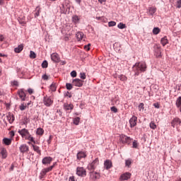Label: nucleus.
I'll return each instance as SVG.
<instances>
[{
  "label": "nucleus",
  "mask_w": 181,
  "mask_h": 181,
  "mask_svg": "<svg viewBox=\"0 0 181 181\" xmlns=\"http://www.w3.org/2000/svg\"><path fill=\"white\" fill-rule=\"evenodd\" d=\"M133 71L135 76H139V73L146 71V64L145 62H138L133 66Z\"/></svg>",
  "instance_id": "f257e3e1"
},
{
  "label": "nucleus",
  "mask_w": 181,
  "mask_h": 181,
  "mask_svg": "<svg viewBox=\"0 0 181 181\" xmlns=\"http://www.w3.org/2000/svg\"><path fill=\"white\" fill-rule=\"evenodd\" d=\"M100 165V160L98 158H95L92 163H89L88 165V170H95L97 169V166Z\"/></svg>",
  "instance_id": "f03ea898"
},
{
  "label": "nucleus",
  "mask_w": 181,
  "mask_h": 181,
  "mask_svg": "<svg viewBox=\"0 0 181 181\" xmlns=\"http://www.w3.org/2000/svg\"><path fill=\"white\" fill-rule=\"evenodd\" d=\"M119 140L122 144H127V145H129V144H132V139H131V137L124 134L120 135Z\"/></svg>",
  "instance_id": "7ed1b4c3"
},
{
  "label": "nucleus",
  "mask_w": 181,
  "mask_h": 181,
  "mask_svg": "<svg viewBox=\"0 0 181 181\" xmlns=\"http://www.w3.org/2000/svg\"><path fill=\"white\" fill-rule=\"evenodd\" d=\"M52 170H53V167H48L46 168H43L40 173V179H43V177L46 176L47 173H49V172H52Z\"/></svg>",
  "instance_id": "20e7f679"
},
{
  "label": "nucleus",
  "mask_w": 181,
  "mask_h": 181,
  "mask_svg": "<svg viewBox=\"0 0 181 181\" xmlns=\"http://www.w3.org/2000/svg\"><path fill=\"white\" fill-rule=\"evenodd\" d=\"M43 103L44 105H45L46 107H50L51 105H53V100L49 96L44 97Z\"/></svg>",
  "instance_id": "39448f33"
},
{
  "label": "nucleus",
  "mask_w": 181,
  "mask_h": 181,
  "mask_svg": "<svg viewBox=\"0 0 181 181\" xmlns=\"http://www.w3.org/2000/svg\"><path fill=\"white\" fill-rule=\"evenodd\" d=\"M154 54L156 57H162V51L160 50V45H154Z\"/></svg>",
  "instance_id": "423d86ee"
},
{
  "label": "nucleus",
  "mask_w": 181,
  "mask_h": 181,
  "mask_svg": "<svg viewBox=\"0 0 181 181\" xmlns=\"http://www.w3.org/2000/svg\"><path fill=\"white\" fill-rule=\"evenodd\" d=\"M18 134H20L22 138H24L25 139H26L30 135V133H29V130L26 129L18 130Z\"/></svg>",
  "instance_id": "0eeeda50"
},
{
  "label": "nucleus",
  "mask_w": 181,
  "mask_h": 181,
  "mask_svg": "<svg viewBox=\"0 0 181 181\" xmlns=\"http://www.w3.org/2000/svg\"><path fill=\"white\" fill-rule=\"evenodd\" d=\"M76 175H78V176H81V177L87 176L86 169H84V168L83 167H78L76 168Z\"/></svg>",
  "instance_id": "6e6552de"
},
{
  "label": "nucleus",
  "mask_w": 181,
  "mask_h": 181,
  "mask_svg": "<svg viewBox=\"0 0 181 181\" xmlns=\"http://www.w3.org/2000/svg\"><path fill=\"white\" fill-rule=\"evenodd\" d=\"M84 84V81L78 78H75L72 81V85L75 86V87H83Z\"/></svg>",
  "instance_id": "1a4fd4ad"
},
{
  "label": "nucleus",
  "mask_w": 181,
  "mask_h": 181,
  "mask_svg": "<svg viewBox=\"0 0 181 181\" xmlns=\"http://www.w3.org/2000/svg\"><path fill=\"white\" fill-rule=\"evenodd\" d=\"M52 161H53V158L50 156H47V157H45L42 160V163L45 166H48V165H50V163H52Z\"/></svg>",
  "instance_id": "9d476101"
},
{
  "label": "nucleus",
  "mask_w": 181,
  "mask_h": 181,
  "mask_svg": "<svg viewBox=\"0 0 181 181\" xmlns=\"http://www.w3.org/2000/svg\"><path fill=\"white\" fill-rule=\"evenodd\" d=\"M18 95L22 101H26V93L23 89H19L17 92Z\"/></svg>",
  "instance_id": "9b49d317"
},
{
  "label": "nucleus",
  "mask_w": 181,
  "mask_h": 181,
  "mask_svg": "<svg viewBox=\"0 0 181 181\" xmlns=\"http://www.w3.org/2000/svg\"><path fill=\"white\" fill-rule=\"evenodd\" d=\"M19 151L21 153H28L29 152V146L21 144L19 147Z\"/></svg>",
  "instance_id": "f8f14e48"
},
{
  "label": "nucleus",
  "mask_w": 181,
  "mask_h": 181,
  "mask_svg": "<svg viewBox=\"0 0 181 181\" xmlns=\"http://www.w3.org/2000/svg\"><path fill=\"white\" fill-rule=\"evenodd\" d=\"M138 121V117L136 116H132L129 119L130 127L134 128V127L136 126V122Z\"/></svg>",
  "instance_id": "ddd939ff"
},
{
  "label": "nucleus",
  "mask_w": 181,
  "mask_h": 181,
  "mask_svg": "<svg viewBox=\"0 0 181 181\" xmlns=\"http://www.w3.org/2000/svg\"><path fill=\"white\" fill-rule=\"evenodd\" d=\"M180 124L181 120L179 117L174 118L171 122V125L173 128H175V127H177V125H180Z\"/></svg>",
  "instance_id": "4468645a"
},
{
  "label": "nucleus",
  "mask_w": 181,
  "mask_h": 181,
  "mask_svg": "<svg viewBox=\"0 0 181 181\" xmlns=\"http://www.w3.org/2000/svg\"><path fill=\"white\" fill-rule=\"evenodd\" d=\"M51 59L55 63H59V62H60V57L59 56V54L53 53L51 54Z\"/></svg>",
  "instance_id": "2eb2a0df"
},
{
  "label": "nucleus",
  "mask_w": 181,
  "mask_h": 181,
  "mask_svg": "<svg viewBox=\"0 0 181 181\" xmlns=\"http://www.w3.org/2000/svg\"><path fill=\"white\" fill-rule=\"evenodd\" d=\"M73 108H74V105L71 103H65L64 104V110H65V111H70L73 110Z\"/></svg>",
  "instance_id": "dca6fc26"
},
{
  "label": "nucleus",
  "mask_w": 181,
  "mask_h": 181,
  "mask_svg": "<svg viewBox=\"0 0 181 181\" xmlns=\"http://www.w3.org/2000/svg\"><path fill=\"white\" fill-rule=\"evenodd\" d=\"M104 166L105 169H107V170H108V169H111V168L112 167V162L110 160H106L104 162Z\"/></svg>",
  "instance_id": "f3484780"
},
{
  "label": "nucleus",
  "mask_w": 181,
  "mask_h": 181,
  "mask_svg": "<svg viewBox=\"0 0 181 181\" xmlns=\"http://www.w3.org/2000/svg\"><path fill=\"white\" fill-rule=\"evenodd\" d=\"M121 180H128V179H131V173H125L122 174L120 177Z\"/></svg>",
  "instance_id": "a211bd4d"
},
{
  "label": "nucleus",
  "mask_w": 181,
  "mask_h": 181,
  "mask_svg": "<svg viewBox=\"0 0 181 181\" xmlns=\"http://www.w3.org/2000/svg\"><path fill=\"white\" fill-rule=\"evenodd\" d=\"M0 153L1 155L2 159H6V158H8V151H6V148H1Z\"/></svg>",
  "instance_id": "6ab92c4d"
},
{
  "label": "nucleus",
  "mask_w": 181,
  "mask_h": 181,
  "mask_svg": "<svg viewBox=\"0 0 181 181\" xmlns=\"http://www.w3.org/2000/svg\"><path fill=\"white\" fill-rule=\"evenodd\" d=\"M90 177L93 180H95V179H100V173L97 172H90Z\"/></svg>",
  "instance_id": "aec40b11"
},
{
  "label": "nucleus",
  "mask_w": 181,
  "mask_h": 181,
  "mask_svg": "<svg viewBox=\"0 0 181 181\" xmlns=\"http://www.w3.org/2000/svg\"><path fill=\"white\" fill-rule=\"evenodd\" d=\"M77 40L80 42V40H83L84 39V33L82 32H78L76 35Z\"/></svg>",
  "instance_id": "412c9836"
},
{
  "label": "nucleus",
  "mask_w": 181,
  "mask_h": 181,
  "mask_svg": "<svg viewBox=\"0 0 181 181\" xmlns=\"http://www.w3.org/2000/svg\"><path fill=\"white\" fill-rule=\"evenodd\" d=\"M7 119L10 124H12L15 121V116L13 115H11V113H8Z\"/></svg>",
  "instance_id": "4be33fe9"
},
{
  "label": "nucleus",
  "mask_w": 181,
  "mask_h": 181,
  "mask_svg": "<svg viewBox=\"0 0 181 181\" xmlns=\"http://www.w3.org/2000/svg\"><path fill=\"white\" fill-rule=\"evenodd\" d=\"M33 146V151H35V152H37L38 153V155H42V151H40V148L38 146H36L35 144H31Z\"/></svg>",
  "instance_id": "5701e85b"
},
{
  "label": "nucleus",
  "mask_w": 181,
  "mask_h": 181,
  "mask_svg": "<svg viewBox=\"0 0 181 181\" xmlns=\"http://www.w3.org/2000/svg\"><path fill=\"white\" fill-rule=\"evenodd\" d=\"M86 153L83 151H80L77 153V159L78 160H81V159H83V158H86Z\"/></svg>",
  "instance_id": "b1692460"
},
{
  "label": "nucleus",
  "mask_w": 181,
  "mask_h": 181,
  "mask_svg": "<svg viewBox=\"0 0 181 181\" xmlns=\"http://www.w3.org/2000/svg\"><path fill=\"white\" fill-rule=\"evenodd\" d=\"M160 43L163 46H166V45L169 43V40H168V37L165 36L164 37L161 38Z\"/></svg>",
  "instance_id": "393cba45"
},
{
  "label": "nucleus",
  "mask_w": 181,
  "mask_h": 181,
  "mask_svg": "<svg viewBox=\"0 0 181 181\" xmlns=\"http://www.w3.org/2000/svg\"><path fill=\"white\" fill-rule=\"evenodd\" d=\"M23 50V45H20L14 49L16 53H21Z\"/></svg>",
  "instance_id": "a878e982"
},
{
  "label": "nucleus",
  "mask_w": 181,
  "mask_h": 181,
  "mask_svg": "<svg viewBox=\"0 0 181 181\" xmlns=\"http://www.w3.org/2000/svg\"><path fill=\"white\" fill-rule=\"evenodd\" d=\"M175 104H176V106L177 107V108H179V110L181 112V96L177 98Z\"/></svg>",
  "instance_id": "bb28decb"
},
{
  "label": "nucleus",
  "mask_w": 181,
  "mask_h": 181,
  "mask_svg": "<svg viewBox=\"0 0 181 181\" xmlns=\"http://www.w3.org/2000/svg\"><path fill=\"white\" fill-rule=\"evenodd\" d=\"M3 142L4 144L9 146V145H11V144H12V139H8V138H4L3 139Z\"/></svg>",
  "instance_id": "cd10ccee"
},
{
  "label": "nucleus",
  "mask_w": 181,
  "mask_h": 181,
  "mask_svg": "<svg viewBox=\"0 0 181 181\" xmlns=\"http://www.w3.org/2000/svg\"><path fill=\"white\" fill-rule=\"evenodd\" d=\"M156 12V7H149L148 13L149 15H153Z\"/></svg>",
  "instance_id": "c85d7f7f"
},
{
  "label": "nucleus",
  "mask_w": 181,
  "mask_h": 181,
  "mask_svg": "<svg viewBox=\"0 0 181 181\" xmlns=\"http://www.w3.org/2000/svg\"><path fill=\"white\" fill-rule=\"evenodd\" d=\"M72 21L74 23H78V22H80V18H78V16H74L72 17Z\"/></svg>",
  "instance_id": "c756f323"
},
{
  "label": "nucleus",
  "mask_w": 181,
  "mask_h": 181,
  "mask_svg": "<svg viewBox=\"0 0 181 181\" xmlns=\"http://www.w3.org/2000/svg\"><path fill=\"white\" fill-rule=\"evenodd\" d=\"M149 127L151 129H156L157 128L154 121H151L149 124Z\"/></svg>",
  "instance_id": "7c9ffc66"
},
{
  "label": "nucleus",
  "mask_w": 181,
  "mask_h": 181,
  "mask_svg": "<svg viewBox=\"0 0 181 181\" xmlns=\"http://www.w3.org/2000/svg\"><path fill=\"white\" fill-rule=\"evenodd\" d=\"M153 35H159L160 33V29L159 28H154L153 29Z\"/></svg>",
  "instance_id": "2f4dec72"
},
{
  "label": "nucleus",
  "mask_w": 181,
  "mask_h": 181,
  "mask_svg": "<svg viewBox=\"0 0 181 181\" xmlns=\"http://www.w3.org/2000/svg\"><path fill=\"white\" fill-rule=\"evenodd\" d=\"M98 21H101L102 22H104L105 23H107L108 22V19L105 17H97Z\"/></svg>",
  "instance_id": "473e14b6"
},
{
  "label": "nucleus",
  "mask_w": 181,
  "mask_h": 181,
  "mask_svg": "<svg viewBox=\"0 0 181 181\" xmlns=\"http://www.w3.org/2000/svg\"><path fill=\"white\" fill-rule=\"evenodd\" d=\"M25 139L27 141H30L33 144H36V141H35V139L33 137H32V135H30V134Z\"/></svg>",
  "instance_id": "72a5a7b5"
},
{
  "label": "nucleus",
  "mask_w": 181,
  "mask_h": 181,
  "mask_svg": "<svg viewBox=\"0 0 181 181\" xmlns=\"http://www.w3.org/2000/svg\"><path fill=\"white\" fill-rule=\"evenodd\" d=\"M45 132V130H43V129L42 128H39L37 129V135H43Z\"/></svg>",
  "instance_id": "f704fd0d"
},
{
  "label": "nucleus",
  "mask_w": 181,
  "mask_h": 181,
  "mask_svg": "<svg viewBox=\"0 0 181 181\" xmlns=\"http://www.w3.org/2000/svg\"><path fill=\"white\" fill-rule=\"evenodd\" d=\"M74 124L75 125H78V124H80V117H75L74 119Z\"/></svg>",
  "instance_id": "c9c22d12"
},
{
  "label": "nucleus",
  "mask_w": 181,
  "mask_h": 181,
  "mask_svg": "<svg viewBox=\"0 0 181 181\" xmlns=\"http://www.w3.org/2000/svg\"><path fill=\"white\" fill-rule=\"evenodd\" d=\"M132 163V160L131 159H128L125 160V165L127 166L128 168L131 166Z\"/></svg>",
  "instance_id": "e433bc0d"
},
{
  "label": "nucleus",
  "mask_w": 181,
  "mask_h": 181,
  "mask_svg": "<svg viewBox=\"0 0 181 181\" xmlns=\"http://www.w3.org/2000/svg\"><path fill=\"white\" fill-rule=\"evenodd\" d=\"M117 28H119V29H125L127 28V25H125V24L122 23H119L117 25Z\"/></svg>",
  "instance_id": "4c0bfd02"
},
{
  "label": "nucleus",
  "mask_w": 181,
  "mask_h": 181,
  "mask_svg": "<svg viewBox=\"0 0 181 181\" xmlns=\"http://www.w3.org/2000/svg\"><path fill=\"white\" fill-rule=\"evenodd\" d=\"M47 66H49V64L47 63V61H43L42 64V69H47Z\"/></svg>",
  "instance_id": "58836bf2"
},
{
  "label": "nucleus",
  "mask_w": 181,
  "mask_h": 181,
  "mask_svg": "<svg viewBox=\"0 0 181 181\" xmlns=\"http://www.w3.org/2000/svg\"><path fill=\"white\" fill-rule=\"evenodd\" d=\"M49 88H50L51 91H56V88H57L56 83H52L49 86Z\"/></svg>",
  "instance_id": "ea45409f"
},
{
  "label": "nucleus",
  "mask_w": 181,
  "mask_h": 181,
  "mask_svg": "<svg viewBox=\"0 0 181 181\" xmlns=\"http://www.w3.org/2000/svg\"><path fill=\"white\" fill-rule=\"evenodd\" d=\"M30 59H36V54L33 51H30Z\"/></svg>",
  "instance_id": "a19ab883"
},
{
  "label": "nucleus",
  "mask_w": 181,
  "mask_h": 181,
  "mask_svg": "<svg viewBox=\"0 0 181 181\" xmlns=\"http://www.w3.org/2000/svg\"><path fill=\"white\" fill-rule=\"evenodd\" d=\"M66 90H72L73 89V84L67 83L66 84Z\"/></svg>",
  "instance_id": "79ce46f5"
},
{
  "label": "nucleus",
  "mask_w": 181,
  "mask_h": 181,
  "mask_svg": "<svg viewBox=\"0 0 181 181\" xmlns=\"http://www.w3.org/2000/svg\"><path fill=\"white\" fill-rule=\"evenodd\" d=\"M119 80H121V81H127V76H125L124 75H120L119 76Z\"/></svg>",
  "instance_id": "37998d69"
},
{
  "label": "nucleus",
  "mask_w": 181,
  "mask_h": 181,
  "mask_svg": "<svg viewBox=\"0 0 181 181\" xmlns=\"http://www.w3.org/2000/svg\"><path fill=\"white\" fill-rule=\"evenodd\" d=\"M21 111H25L26 110V105H25V103H22L19 107Z\"/></svg>",
  "instance_id": "c03bdc74"
},
{
  "label": "nucleus",
  "mask_w": 181,
  "mask_h": 181,
  "mask_svg": "<svg viewBox=\"0 0 181 181\" xmlns=\"http://www.w3.org/2000/svg\"><path fill=\"white\" fill-rule=\"evenodd\" d=\"M37 9H38V10H37V12L35 13V18H36V17L40 16V12H41L40 8L37 7Z\"/></svg>",
  "instance_id": "a18cd8bd"
},
{
  "label": "nucleus",
  "mask_w": 181,
  "mask_h": 181,
  "mask_svg": "<svg viewBox=\"0 0 181 181\" xmlns=\"http://www.w3.org/2000/svg\"><path fill=\"white\" fill-rule=\"evenodd\" d=\"M144 103H140L139 105V111H144Z\"/></svg>",
  "instance_id": "49530a36"
},
{
  "label": "nucleus",
  "mask_w": 181,
  "mask_h": 181,
  "mask_svg": "<svg viewBox=\"0 0 181 181\" xmlns=\"http://www.w3.org/2000/svg\"><path fill=\"white\" fill-rule=\"evenodd\" d=\"M132 148H138V141H137L134 140L133 141Z\"/></svg>",
  "instance_id": "de8ad7c7"
},
{
  "label": "nucleus",
  "mask_w": 181,
  "mask_h": 181,
  "mask_svg": "<svg viewBox=\"0 0 181 181\" xmlns=\"http://www.w3.org/2000/svg\"><path fill=\"white\" fill-rule=\"evenodd\" d=\"M80 78H81L82 80H86V74H85V73H81V74H80Z\"/></svg>",
  "instance_id": "09e8293b"
},
{
  "label": "nucleus",
  "mask_w": 181,
  "mask_h": 181,
  "mask_svg": "<svg viewBox=\"0 0 181 181\" xmlns=\"http://www.w3.org/2000/svg\"><path fill=\"white\" fill-rule=\"evenodd\" d=\"M67 5H69V1H65L64 3L62 4L63 9H66V7L67 6Z\"/></svg>",
  "instance_id": "8fccbe9b"
},
{
  "label": "nucleus",
  "mask_w": 181,
  "mask_h": 181,
  "mask_svg": "<svg viewBox=\"0 0 181 181\" xmlns=\"http://www.w3.org/2000/svg\"><path fill=\"white\" fill-rule=\"evenodd\" d=\"M71 77H77V72L76 71H72L71 72Z\"/></svg>",
  "instance_id": "3c124183"
},
{
  "label": "nucleus",
  "mask_w": 181,
  "mask_h": 181,
  "mask_svg": "<svg viewBox=\"0 0 181 181\" xmlns=\"http://www.w3.org/2000/svg\"><path fill=\"white\" fill-rule=\"evenodd\" d=\"M90 46H91V44H88L87 45H85V46H84L85 50H86L87 52H88V50H90Z\"/></svg>",
  "instance_id": "603ef678"
},
{
  "label": "nucleus",
  "mask_w": 181,
  "mask_h": 181,
  "mask_svg": "<svg viewBox=\"0 0 181 181\" xmlns=\"http://www.w3.org/2000/svg\"><path fill=\"white\" fill-rule=\"evenodd\" d=\"M12 86H16V87H18L19 86V83H18L17 81H13L11 82Z\"/></svg>",
  "instance_id": "864d4df0"
},
{
  "label": "nucleus",
  "mask_w": 181,
  "mask_h": 181,
  "mask_svg": "<svg viewBox=\"0 0 181 181\" xmlns=\"http://www.w3.org/2000/svg\"><path fill=\"white\" fill-rule=\"evenodd\" d=\"M42 80H49V76H47V74H44L42 76Z\"/></svg>",
  "instance_id": "5fc2aeb1"
},
{
  "label": "nucleus",
  "mask_w": 181,
  "mask_h": 181,
  "mask_svg": "<svg viewBox=\"0 0 181 181\" xmlns=\"http://www.w3.org/2000/svg\"><path fill=\"white\" fill-rule=\"evenodd\" d=\"M177 8H181V0H177Z\"/></svg>",
  "instance_id": "6e6d98bb"
},
{
  "label": "nucleus",
  "mask_w": 181,
  "mask_h": 181,
  "mask_svg": "<svg viewBox=\"0 0 181 181\" xmlns=\"http://www.w3.org/2000/svg\"><path fill=\"white\" fill-rule=\"evenodd\" d=\"M9 135H10L11 138H13V136H15V132H13V131L10 132Z\"/></svg>",
  "instance_id": "4d7b16f0"
},
{
  "label": "nucleus",
  "mask_w": 181,
  "mask_h": 181,
  "mask_svg": "<svg viewBox=\"0 0 181 181\" xmlns=\"http://www.w3.org/2000/svg\"><path fill=\"white\" fill-rule=\"evenodd\" d=\"M52 139H53V136H49V139L47 140V144H52Z\"/></svg>",
  "instance_id": "13d9d810"
},
{
  "label": "nucleus",
  "mask_w": 181,
  "mask_h": 181,
  "mask_svg": "<svg viewBox=\"0 0 181 181\" xmlns=\"http://www.w3.org/2000/svg\"><path fill=\"white\" fill-rule=\"evenodd\" d=\"M65 97H69V98H71V97H72L71 93H70L69 92H67L65 94Z\"/></svg>",
  "instance_id": "bf43d9fd"
},
{
  "label": "nucleus",
  "mask_w": 181,
  "mask_h": 181,
  "mask_svg": "<svg viewBox=\"0 0 181 181\" xmlns=\"http://www.w3.org/2000/svg\"><path fill=\"white\" fill-rule=\"evenodd\" d=\"M116 46H117V47L116 48V51L117 52H119V47H121V45H119V44L118 43H115Z\"/></svg>",
  "instance_id": "052dcab7"
},
{
  "label": "nucleus",
  "mask_w": 181,
  "mask_h": 181,
  "mask_svg": "<svg viewBox=\"0 0 181 181\" xmlns=\"http://www.w3.org/2000/svg\"><path fill=\"white\" fill-rule=\"evenodd\" d=\"M109 28H111V26H114V21H110L108 23Z\"/></svg>",
  "instance_id": "680f3d73"
},
{
  "label": "nucleus",
  "mask_w": 181,
  "mask_h": 181,
  "mask_svg": "<svg viewBox=\"0 0 181 181\" xmlns=\"http://www.w3.org/2000/svg\"><path fill=\"white\" fill-rule=\"evenodd\" d=\"M28 93H29L30 95H31V94H33V89H32V88H28Z\"/></svg>",
  "instance_id": "e2e57ef3"
},
{
  "label": "nucleus",
  "mask_w": 181,
  "mask_h": 181,
  "mask_svg": "<svg viewBox=\"0 0 181 181\" xmlns=\"http://www.w3.org/2000/svg\"><path fill=\"white\" fill-rule=\"evenodd\" d=\"M69 181H76V180L74 179V176L69 177Z\"/></svg>",
  "instance_id": "0e129e2a"
},
{
  "label": "nucleus",
  "mask_w": 181,
  "mask_h": 181,
  "mask_svg": "<svg viewBox=\"0 0 181 181\" xmlns=\"http://www.w3.org/2000/svg\"><path fill=\"white\" fill-rule=\"evenodd\" d=\"M4 39H5V37H4V35H0V42H4Z\"/></svg>",
  "instance_id": "69168bd1"
},
{
  "label": "nucleus",
  "mask_w": 181,
  "mask_h": 181,
  "mask_svg": "<svg viewBox=\"0 0 181 181\" xmlns=\"http://www.w3.org/2000/svg\"><path fill=\"white\" fill-rule=\"evenodd\" d=\"M155 108H159V104L155 103L154 105Z\"/></svg>",
  "instance_id": "338daca9"
},
{
  "label": "nucleus",
  "mask_w": 181,
  "mask_h": 181,
  "mask_svg": "<svg viewBox=\"0 0 181 181\" xmlns=\"http://www.w3.org/2000/svg\"><path fill=\"white\" fill-rule=\"evenodd\" d=\"M105 1L107 0H98V2H100V4H103V2H105Z\"/></svg>",
  "instance_id": "774afa93"
}]
</instances>
